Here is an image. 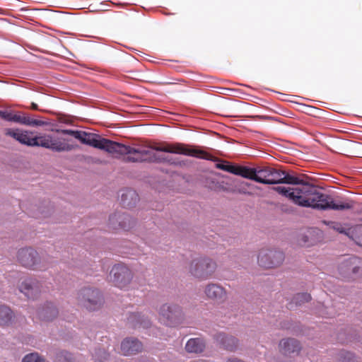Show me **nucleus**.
<instances>
[{
	"instance_id": "6e6552de",
	"label": "nucleus",
	"mask_w": 362,
	"mask_h": 362,
	"mask_svg": "<svg viewBox=\"0 0 362 362\" xmlns=\"http://www.w3.org/2000/svg\"><path fill=\"white\" fill-rule=\"evenodd\" d=\"M110 280L121 289L127 288L133 279V273L124 264H115L110 272Z\"/></svg>"
},
{
	"instance_id": "4be33fe9",
	"label": "nucleus",
	"mask_w": 362,
	"mask_h": 362,
	"mask_svg": "<svg viewBox=\"0 0 362 362\" xmlns=\"http://www.w3.org/2000/svg\"><path fill=\"white\" fill-rule=\"evenodd\" d=\"M205 348V343L200 338H192L187 341L185 349L188 353H202Z\"/></svg>"
},
{
	"instance_id": "4c0bfd02",
	"label": "nucleus",
	"mask_w": 362,
	"mask_h": 362,
	"mask_svg": "<svg viewBox=\"0 0 362 362\" xmlns=\"http://www.w3.org/2000/svg\"><path fill=\"white\" fill-rule=\"evenodd\" d=\"M360 158H362V156H361V157H360Z\"/></svg>"
},
{
	"instance_id": "9b49d317",
	"label": "nucleus",
	"mask_w": 362,
	"mask_h": 362,
	"mask_svg": "<svg viewBox=\"0 0 362 362\" xmlns=\"http://www.w3.org/2000/svg\"><path fill=\"white\" fill-rule=\"evenodd\" d=\"M135 224V221L124 213H115L110 216L108 228L110 230H129Z\"/></svg>"
},
{
	"instance_id": "1a4fd4ad",
	"label": "nucleus",
	"mask_w": 362,
	"mask_h": 362,
	"mask_svg": "<svg viewBox=\"0 0 362 362\" xmlns=\"http://www.w3.org/2000/svg\"><path fill=\"white\" fill-rule=\"evenodd\" d=\"M284 260V254L276 249L263 248L259 250L257 262L261 267L266 269L280 266Z\"/></svg>"
},
{
	"instance_id": "412c9836",
	"label": "nucleus",
	"mask_w": 362,
	"mask_h": 362,
	"mask_svg": "<svg viewBox=\"0 0 362 362\" xmlns=\"http://www.w3.org/2000/svg\"><path fill=\"white\" fill-rule=\"evenodd\" d=\"M280 351L285 355L298 353L300 346L299 342L294 339H283L279 344Z\"/></svg>"
},
{
	"instance_id": "e433bc0d",
	"label": "nucleus",
	"mask_w": 362,
	"mask_h": 362,
	"mask_svg": "<svg viewBox=\"0 0 362 362\" xmlns=\"http://www.w3.org/2000/svg\"><path fill=\"white\" fill-rule=\"evenodd\" d=\"M132 160H133V161H135L136 160H135V159H133Z\"/></svg>"
},
{
	"instance_id": "5701e85b",
	"label": "nucleus",
	"mask_w": 362,
	"mask_h": 362,
	"mask_svg": "<svg viewBox=\"0 0 362 362\" xmlns=\"http://www.w3.org/2000/svg\"><path fill=\"white\" fill-rule=\"evenodd\" d=\"M14 318V314L6 305H0V326H8Z\"/></svg>"
},
{
	"instance_id": "f8f14e48",
	"label": "nucleus",
	"mask_w": 362,
	"mask_h": 362,
	"mask_svg": "<svg viewBox=\"0 0 362 362\" xmlns=\"http://www.w3.org/2000/svg\"><path fill=\"white\" fill-rule=\"evenodd\" d=\"M256 182L262 184L273 185L279 182V170L272 166L257 167Z\"/></svg>"
},
{
	"instance_id": "c9c22d12",
	"label": "nucleus",
	"mask_w": 362,
	"mask_h": 362,
	"mask_svg": "<svg viewBox=\"0 0 362 362\" xmlns=\"http://www.w3.org/2000/svg\"><path fill=\"white\" fill-rule=\"evenodd\" d=\"M6 111H1L0 110V117L5 119V117H6Z\"/></svg>"
},
{
	"instance_id": "f704fd0d",
	"label": "nucleus",
	"mask_w": 362,
	"mask_h": 362,
	"mask_svg": "<svg viewBox=\"0 0 362 362\" xmlns=\"http://www.w3.org/2000/svg\"><path fill=\"white\" fill-rule=\"evenodd\" d=\"M30 109L34 110H39L37 105L36 103H31Z\"/></svg>"
},
{
	"instance_id": "423d86ee",
	"label": "nucleus",
	"mask_w": 362,
	"mask_h": 362,
	"mask_svg": "<svg viewBox=\"0 0 362 362\" xmlns=\"http://www.w3.org/2000/svg\"><path fill=\"white\" fill-rule=\"evenodd\" d=\"M182 319V310L176 304L165 303L158 309V320L167 326L175 327L179 325Z\"/></svg>"
},
{
	"instance_id": "c85d7f7f",
	"label": "nucleus",
	"mask_w": 362,
	"mask_h": 362,
	"mask_svg": "<svg viewBox=\"0 0 362 362\" xmlns=\"http://www.w3.org/2000/svg\"><path fill=\"white\" fill-rule=\"evenodd\" d=\"M223 161L221 163H216V167L218 169L223 170L226 172L230 173L232 174L235 173L237 164H233L228 162L226 160H221Z\"/></svg>"
},
{
	"instance_id": "2eb2a0df",
	"label": "nucleus",
	"mask_w": 362,
	"mask_h": 362,
	"mask_svg": "<svg viewBox=\"0 0 362 362\" xmlns=\"http://www.w3.org/2000/svg\"><path fill=\"white\" fill-rule=\"evenodd\" d=\"M5 120L9 122H15L21 124L31 127H40L45 124V122L40 119H33L28 115H25V114H13L8 112H6Z\"/></svg>"
},
{
	"instance_id": "393cba45",
	"label": "nucleus",
	"mask_w": 362,
	"mask_h": 362,
	"mask_svg": "<svg viewBox=\"0 0 362 362\" xmlns=\"http://www.w3.org/2000/svg\"><path fill=\"white\" fill-rule=\"evenodd\" d=\"M311 300V296L309 293H302L295 295L290 303V308H293V304L296 305H301L302 304L308 302Z\"/></svg>"
},
{
	"instance_id": "6ab92c4d",
	"label": "nucleus",
	"mask_w": 362,
	"mask_h": 362,
	"mask_svg": "<svg viewBox=\"0 0 362 362\" xmlns=\"http://www.w3.org/2000/svg\"><path fill=\"white\" fill-rule=\"evenodd\" d=\"M36 315L39 320L49 322L57 317L58 315V310L52 303H48L42 308L39 309Z\"/></svg>"
},
{
	"instance_id": "7ed1b4c3",
	"label": "nucleus",
	"mask_w": 362,
	"mask_h": 362,
	"mask_svg": "<svg viewBox=\"0 0 362 362\" xmlns=\"http://www.w3.org/2000/svg\"><path fill=\"white\" fill-rule=\"evenodd\" d=\"M337 275L344 281H354L362 276V258L351 256L339 259L337 265Z\"/></svg>"
},
{
	"instance_id": "9d476101",
	"label": "nucleus",
	"mask_w": 362,
	"mask_h": 362,
	"mask_svg": "<svg viewBox=\"0 0 362 362\" xmlns=\"http://www.w3.org/2000/svg\"><path fill=\"white\" fill-rule=\"evenodd\" d=\"M17 260L23 267L31 269H45L38 252L32 247L21 248L18 251Z\"/></svg>"
},
{
	"instance_id": "20e7f679",
	"label": "nucleus",
	"mask_w": 362,
	"mask_h": 362,
	"mask_svg": "<svg viewBox=\"0 0 362 362\" xmlns=\"http://www.w3.org/2000/svg\"><path fill=\"white\" fill-rule=\"evenodd\" d=\"M216 267V263L212 259L200 257L191 262L189 272L196 278L205 280L212 276Z\"/></svg>"
},
{
	"instance_id": "7c9ffc66",
	"label": "nucleus",
	"mask_w": 362,
	"mask_h": 362,
	"mask_svg": "<svg viewBox=\"0 0 362 362\" xmlns=\"http://www.w3.org/2000/svg\"><path fill=\"white\" fill-rule=\"evenodd\" d=\"M22 362H45V360L38 354L33 353L26 355Z\"/></svg>"
},
{
	"instance_id": "72a5a7b5",
	"label": "nucleus",
	"mask_w": 362,
	"mask_h": 362,
	"mask_svg": "<svg viewBox=\"0 0 362 362\" xmlns=\"http://www.w3.org/2000/svg\"><path fill=\"white\" fill-rule=\"evenodd\" d=\"M129 74H130L129 77H131L132 78L136 79V80H141L140 78L141 74L139 72L132 71H129Z\"/></svg>"
},
{
	"instance_id": "bb28decb",
	"label": "nucleus",
	"mask_w": 362,
	"mask_h": 362,
	"mask_svg": "<svg viewBox=\"0 0 362 362\" xmlns=\"http://www.w3.org/2000/svg\"><path fill=\"white\" fill-rule=\"evenodd\" d=\"M324 223L327 225L330 228L336 230L339 233H344L349 236L351 237V230L349 229L348 231L345 229L343 224L336 221H324Z\"/></svg>"
},
{
	"instance_id": "39448f33",
	"label": "nucleus",
	"mask_w": 362,
	"mask_h": 362,
	"mask_svg": "<svg viewBox=\"0 0 362 362\" xmlns=\"http://www.w3.org/2000/svg\"><path fill=\"white\" fill-rule=\"evenodd\" d=\"M77 300L81 306L89 310L99 309L103 303V297L99 290L91 287L81 288L78 293Z\"/></svg>"
},
{
	"instance_id": "2f4dec72",
	"label": "nucleus",
	"mask_w": 362,
	"mask_h": 362,
	"mask_svg": "<svg viewBox=\"0 0 362 362\" xmlns=\"http://www.w3.org/2000/svg\"><path fill=\"white\" fill-rule=\"evenodd\" d=\"M56 362H71V355L67 351H61L56 356Z\"/></svg>"
},
{
	"instance_id": "473e14b6",
	"label": "nucleus",
	"mask_w": 362,
	"mask_h": 362,
	"mask_svg": "<svg viewBox=\"0 0 362 362\" xmlns=\"http://www.w3.org/2000/svg\"><path fill=\"white\" fill-rule=\"evenodd\" d=\"M94 356L95 357V360L100 362H106L108 354L104 350L102 351L99 349L98 351H95Z\"/></svg>"
},
{
	"instance_id": "0eeeda50",
	"label": "nucleus",
	"mask_w": 362,
	"mask_h": 362,
	"mask_svg": "<svg viewBox=\"0 0 362 362\" xmlns=\"http://www.w3.org/2000/svg\"><path fill=\"white\" fill-rule=\"evenodd\" d=\"M33 146H41L54 151H66L71 150V146L63 138L50 134L34 135Z\"/></svg>"
},
{
	"instance_id": "4468645a",
	"label": "nucleus",
	"mask_w": 362,
	"mask_h": 362,
	"mask_svg": "<svg viewBox=\"0 0 362 362\" xmlns=\"http://www.w3.org/2000/svg\"><path fill=\"white\" fill-rule=\"evenodd\" d=\"M204 293L208 298L218 303H222L227 299L226 289L218 284H209L206 285Z\"/></svg>"
},
{
	"instance_id": "cd10ccee",
	"label": "nucleus",
	"mask_w": 362,
	"mask_h": 362,
	"mask_svg": "<svg viewBox=\"0 0 362 362\" xmlns=\"http://www.w3.org/2000/svg\"><path fill=\"white\" fill-rule=\"evenodd\" d=\"M129 320L131 322L134 323L136 322V323H139L141 326L144 328H147L150 325V321L146 318H144V315H141L139 313H134L130 317Z\"/></svg>"
},
{
	"instance_id": "ddd939ff",
	"label": "nucleus",
	"mask_w": 362,
	"mask_h": 362,
	"mask_svg": "<svg viewBox=\"0 0 362 362\" xmlns=\"http://www.w3.org/2000/svg\"><path fill=\"white\" fill-rule=\"evenodd\" d=\"M18 287L20 291L28 298H35L40 293L42 284L36 279L26 277L22 279Z\"/></svg>"
},
{
	"instance_id": "c756f323",
	"label": "nucleus",
	"mask_w": 362,
	"mask_h": 362,
	"mask_svg": "<svg viewBox=\"0 0 362 362\" xmlns=\"http://www.w3.org/2000/svg\"><path fill=\"white\" fill-rule=\"evenodd\" d=\"M351 238L357 245L362 246V225L357 226L351 230Z\"/></svg>"
},
{
	"instance_id": "aec40b11",
	"label": "nucleus",
	"mask_w": 362,
	"mask_h": 362,
	"mask_svg": "<svg viewBox=\"0 0 362 362\" xmlns=\"http://www.w3.org/2000/svg\"><path fill=\"white\" fill-rule=\"evenodd\" d=\"M216 342L223 349L228 351H235L238 346V340L232 337L228 336L224 333H218L215 336Z\"/></svg>"
},
{
	"instance_id": "f257e3e1",
	"label": "nucleus",
	"mask_w": 362,
	"mask_h": 362,
	"mask_svg": "<svg viewBox=\"0 0 362 362\" xmlns=\"http://www.w3.org/2000/svg\"><path fill=\"white\" fill-rule=\"evenodd\" d=\"M62 133L72 136L84 144L112 156L134 154L140 156H148L151 158L152 157L155 158V151H159L194 157L195 158H218V156H224L221 153L213 155L202 146L183 143L160 142L155 143L151 146L132 147L104 138L101 135L84 131L64 129L62 130Z\"/></svg>"
},
{
	"instance_id": "dca6fc26",
	"label": "nucleus",
	"mask_w": 362,
	"mask_h": 362,
	"mask_svg": "<svg viewBox=\"0 0 362 362\" xmlns=\"http://www.w3.org/2000/svg\"><path fill=\"white\" fill-rule=\"evenodd\" d=\"M5 134L13 137L23 144L33 146L34 134L31 132L21 131L14 129H6Z\"/></svg>"
},
{
	"instance_id": "b1692460",
	"label": "nucleus",
	"mask_w": 362,
	"mask_h": 362,
	"mask_svg": "<svg viewBox=\"0 0 362 362\" xmlns=\"http://www.w3.org/2000/svg\"><path fill=\"white\" fill-rule=\"evenodd\" d=\"M256 168L237 165L235 175L256 182Z\"/></svg>"
},
{
	"instance_id": "a878e982",
	"label": "nucleus",
	"mask_w": 362,
	"mask_h": 362,
	"mask_svg": "<svg viewBox=\"0 0 362 362\" xmlns=\"http://www.w3.org/2000/svg\"><path fill=\"white\" fill-rule=\"evenodd\" d=\"M279 176L281 179L279 183L297 185L301 182V180L298 177L288 175L281 170H279Z\"/></svg>"
},
{
	"instance_id": "a211bd4d",
	"label": "nucleus",
	"mask_w": 362,
	"mask_h": 362,
	"mask_svg": "<svg viewBox=\"0 0 362 362\" xmlns=\"http://www.w3.org/2000/svg\"><path fill=\"white\" fill-rule=\"evenodd\" d=\"M141 349V343L136 339L127 338L121 344V351L124 356L136 354Z\"/></svg>"
},
{
	"instance_id": "f3484780",
	"label": "nucleus",
	"mask_w": 362,
	"mask_h": 362,
	"mask_svg": "<svg viewBox=\"0 0 362 362\" xmlns=\"http://www.w3.org/2000/svg\"><path fill=\"white\" fill-rule=\"evenodd\" d=\"M120 203L124 208L131 209L136 206L139 200L136 192L132 189H124L120 191Z\"/></svg>"
},
{
	"instance_id": "f03ea898",
	"label": "nucleus",
	"mask_w": 362,
	"mask_h": 362,
	"mask_svg": "<svg viewBox=\"0 0 362 362\" xmlns=\"http://www.w3.org/2000/svg\"><path fill=\"white\" fill-rule=\"evenodd\" d=\"M276 190L279 194L288 197L293 203L300 206L312 207L322 210L343 211L351 209L354 206V202L351 200H334L331 196L321 193L316 189L304 192L300 187H277Z\"/></svg>"
}]
</instances>
